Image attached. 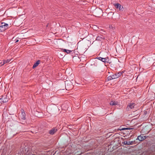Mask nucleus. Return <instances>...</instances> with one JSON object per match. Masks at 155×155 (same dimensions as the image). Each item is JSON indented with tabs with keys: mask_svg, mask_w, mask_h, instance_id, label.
Listing matches in <instances>:
<instances>
[{
	"mask_svg": "<svg viewBox=\"0 0 155 155\" xmlns=\"http://www.w3.org/2000/svg\"><path fill=\"white\" fill-rule=\"evenodd\" d=\"M110 104L111 105H117V103L115 101H111L110 103Z\"/></svg>",
	"mask_w": 155,
	"mask_h": 155,
	"instance_id": "obj_6",
	"label": "nucleus"
},
{
	"mask_svg": "<svg viewBox=\"0 0 155 155\" xmlns=\"http://www.w3.org/2000/svg\"><path fill=\"white\" fill-rule=\"evenodd\" d=\"M64 51L67 52V53H69L71 51L69 50H66V49H64Z\"/></svg>",
	"mask_w": 155,
	"mask_h": 155,
	"instance_id": "obj_8",
	"label": "nucleus"
},
{
	"mask_svg": "<svg viewBox=\"0 0 155 155\" xmlns=\"http://www.w3.org/2000/svg\"><path fill=\"white\" fill-rule=\"evenodd\" d=\"M104 61V60H102V61Z\"/></svg>",
	"mask_w": 155,
	"mask_h": 155,
	"instance_id": "obj_10",
	"label": "nucleus"
},
{
	"mask_svg": "<svg viewBox=\"0 0 155 155\" xmlns=\"http://www.w3.org/2000/svg\"><path fill=\"white\" fill-rule=\"evenodd\" d=\"M146 138V137L143 135H140L138 137V139L140 141H142L145 140Z\"/></svg>",
	"mask_w": 155,
	"mask_h": 155,
	"instance_id": "obj_4",
	"label": "nucleus"
},
{
	"mask_svg": "<svg viewBox=\"0 0 155 155\" xmlns=\"http://www.w3.org/2000/svg\"><path fill=\"white\" fill-rule=\"evenodd\" d=\"M124 143L125 144H128V145H130V144H131V143L129 141H128V142H127V141H124Z\"/></svg>",
	"mask_w": 155,
	"mask_h": 155,
	"instance_id": "obj_9",
	"label": "nucleus"
},
{
	"mask_svg": "<svg viewBox=\"0 0 155 155\" xmlns=\"http://www.w3.org/2000/svg\"><path fill=\"white\" fill-rule=\"evenodd\" d=\"M114 5L116 9H118L120 11H122L123 9V6L119 3H116Z\"/></svg>",
	"mask_w": 155,
	"mask_h": 155,
	"instance_id": "obj_1",
	"label": "nucleus"
},
{
	"mask_svg": "<svg viewBox=\"0 0 155 155\" xmlns=\"http://www.w3.org/2000/svg\"><path fill=\"white\" fill-rule=\"evenodd\" d=\"M57 130L56 129L53 128L49 131V133L50 134L53 135L57 131Z\"/></svg>",
	"mask_w": 155,
	"mask_h": 155,
	"instance_id": "obj_3",
	"label": "nucleus"
},
{
	"mask_svg": "<svg viewBox=\"0 0 155 155\" xmlns=\"http://www.w3.org/2000/svg\"><path fill=\"white\" fill-rule=\"evenodd\" d=\"M40 63V61L39 60H38L33 65V68L34 69L36 67L38 66L39 64Z\"/></svg>",
	"mask_w": 155,
	"mask_h": 155,
	"instance_id": "obj_5",
	"label": "nucleus"
},
{
	"mask_svg": "<svg viewBox=\"0 0 155 155\" xmlns=\"http://www.w3.org/2000/svg\"><path fill=\"white\" fill-rule=\"evenodd\" d=\"M1 25L0 26V28H4L5 30L7 29L8 27V25L5 22H2Z\"/></svg>",
	"mask_w": 155,
	"mask_h": 155,
	"instance_id": "obj_2",
	"label": "nucleus"
},
{
	"mask_svg": "<svg viewBox=\"0 0 155 155\" xmlns=\"http://www.w3.org/2000/svg\"><path fill=\"white\" fill-rule=\"evenodd\" d=\"M104 61V60H102V61Z\"/></svg>",
	"mask_w": 155,
	"mask_h": 155,
	"instance_id": "obj_11",
	"label": "nucleus"
},
{
	"mask_svg": "<svg viewBox=\"0 0 155 155\" xmlns=\"http://www.w3.org/2000/svg\"><path fill=\"white\" fill-rule=\"evenodd\" d=\"M134 104H130L129 106L127 107L128 108H130L131 109H132L134 107Z\"/></svg>",
	"mask_w": 155,
	"mask_h": 155,
	"instance_id": "obj_7",
	"label": "nucleus"
}]
</instances>
